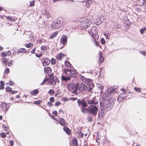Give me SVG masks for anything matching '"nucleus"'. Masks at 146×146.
<instances>
[{"mask_svg":"<svg viewBox=\"0 0 146 146\" xmlns=\"http://www.w3.org/2000/svg\"><path fill=\"white\" fill-rule=\"evenodd\" d=\"M80 80L86 84L88 86L84 84H79L77 83V91L84 92L86 91L90 92L94 87V84L91 79L86 78L83 76L80 75Z\"/></svg>","mask_w":146,"mask_h":146,"instance_id":"obj_1","label":"nucleus"},{"mask_svg":"<svg viewBox=\"0 0 146 146\" xmlns=\"http://www.w3.org/2000/svg\"><path fill=\"white\" fill-rule=\"evenodd\" d=\"M98 106H88V108L86 109V110L90 114H92V115L96 116L97 114L98 109Z\"/></svg>","mask_w":146,"mask_h":146,"instance_id":"obj_2","label":"nucleus"},{"mask_svg":"<svg viewBox=\"0 0 146 146\" xmlns=\"http://www.w3.org/2000/svg\"><path fill=\"white\" fill-rule=\"evenodd\" d=\"M67 88L69 91L72 92L73 94H78L77 83L75 85L72 83L68 84L67 85Z\"/></svg>","mask_w":146,"mask_h":146,"instance_id":"obj_3","label":"nucleus"},{"mask_svg":"<svg viewBox=\"0 0 146 146\" xmlns=\"http://www.w3.org/2000/svg\"><path fill=\"white\" fill-rule=\"evenodd\" d=\"M114 100L113 98H112L105 103L104 108L106 111H108L112 108L114 104Z\"/></svg>","mask_w":146,"mask_h":146,"instance_id":"obj_4","label":"nucleus"},{"mask_svg":"<svg viewBox=\"0 0 146 146\" xmlns=\"http://www.w3.org/2000/svg\"><path fill=\"white\" fill-rule=\"evenodd\" d=\"M64 72L66 74L69 76L70 77H74L76 74V71L70 69H65Z\"/></svg>","mask_w":146,"mask_h":146,"instance_id":"obj_5","label":"nucleus"},{"mask_svg":"<svg viewBox=\"0 0 146 146\" xmlns=\"http://www.w3.org/2000/svg\"><path fill=\"white\" fill-rule=\"evenodd\" d=\"M62 23V22L59 20H57L56 22L52 23L51 25V27L53 29H58L61 26Z\"/></svg>","mask_w":146,"mask_h":146,"instance_id":"obj_6","label":"nucleus"},{"mask_svg":"<svg viewBox=\"0 0 146 146\" xmlns=\"http://www.w3.org/2000/svg\"><path fill=\"white\" fill-rule=\"evenodd\" d=\"M88 103L91 106H96L98 103L97 100L95 98H93L92 99L87 100Z\"/></svg>","mask_w":146,"mask_h":146,"instance_id":"obj_7","label":"nucleus"},{"mask_svg":"<svg viewBox=\"0 0 146 146\" xmlns=\"http://www.w3.org/2000/svg\"><path fill=\"white\" fill-rule=\"evenodd\" d=\"M87 102L83 99H78L77 100V103L78 106L82 107H85L87 106Z\"/></svg>","mask_w":146,"mask_h":146,"instance_id":"obj_8","label":"nucleus"},{"mask_svg":"<svg viewBox=\"0 0 146 146\" xmlns=\"http://www.w3.org/2000/svg\"><path fill=\"white\" fill-rule=\"evenodd\" d=\"M81 25L84 28H87L90 26V24L89 23L88 20L86 19L81 22Z\"/></svg>","mask_w":146,"mask_h":146,"instance_id":"obj_9","label":"nucleus"},{"mask_svg":"<svg viewBox=\"0 0 146 146\" xmlns=\"http://www.w3.org/2000/svg\"><path fill=\"white\" fill-rule=\"evenodd\" d=\"M67 37L65 35H63L61 38L60 41L63 44V45H65L67 44Z\"/></svg>","mask_w":146,"mask_h":146,"instance_id":"obj_10","label":"nucleus"},{"mask_svg":"<svg viewBox=\"0 0 146 146\" xmlns=\"http://www.w3.org/2000/svg\"><path fill=\"white\" fill-rule=\"evenodd\" d=\"M59 82L58 78L55 76L52 77V80H51V84L53 85H55L57 82L59 83Z\"/></svg>","mask_w":146,"mask_h":146,"instance_id":"obj_11","label":"nucleus"},{"mask_svg":"<svg viewBox=\"0 0 146 146\" xmlns=\"http://www.w3.org/2000/svg\"><path fill=\"white\" fill-rule=\"evenodd\" d=\"M62 79L63 81H67L71 79V77L69 76L62 75L61 76Z\"/></svg>","mask_w":146,"mask_h":146,"instance_id":"obj_12","label":"nucleus"},{"mask_svg":"<svg viewBox=\"0 0 146 146\" xmlns=\"http://www.w3.org/2000/svg\"><path fill=\"white\" fill-rule=\"evenodd\" d=\"M125 97L122 94H120L117 98V100L119 102H120L124 99Z\"/></svg>","mask_w":146,"mask_h":146,"instance_id":"obj_13","label":"nucleus"},{"mask_svg":"<svg viewBox=\"0 0 146 146\" xmlns=\"http://www.w3.org/2000/svg\"><path fill=\"white\" fill-rule=\"evenodd\" d=\"M50 62V60L47 58L44 59V62L43 63V65L44 66L48 65Z\"/></svg>","mask_w":146,"mask_h":146,"instance_id":"obj_14","label":"nucleus"},{"mask_svg":"<svg viewBox=\"0 0 146 146\" xmlns=\"http://www.w3.org/2000/svg\"><path fill=\"white\" fill-rule=\"evenodd\" d=\"M96 27H94L92 28L91 30V33L92 34L90 33V34L92 36L94 35V33L96 32Z\"/></svg>","mask_w":146,"mask_h":146,"instance_id":"obj_15","label":"nucleus"},{"mask_svg":"<svg viewBox=\"0 0 146 146\" xmlns=\"http://www.w3.org/2000/svg\"><path fill=\"white\" fill-rule=\"evenodd\" d=\"M44 72L45 74L48 73H50L51 72V68L48 67L45 68L44 69Z\"/></svg>","mask_w":146,"mask_h":146,"instance_id":"obj_16","label":"nucleus"},{"mask_svg":"<svg viewBox=\"0 0 146 146\" xmlns=\"http://www.w3.org/2000/svg\"><path fill=\"white\" fill-rule=\"evenodd\" d=\"M65 55L62 53H60L58 54L56 58L57 59L61 60V59L63 58V56H65Z\"/></svg>","mask_w":146,"mask_h":146,"instance_id":"obj_17","label":"nucleus"},{"mask_svg":"<svg viewBox=\"0 0 146 146\" xmlns=\"http://www.w3.org/2000/svg\"><path fill=\"white\" fill-rule=\"evenodd\" d=\"M73 144L75 146H78V141L76 138H74L72 141Z\"/></svg>","mask_w":146,"mask_h":146,"instance_id":"obj_18","label":"nucleus"},{"mask_svg":"<svg viewBox=\"0 0 146 146\" xmlns=\"http://www.w3.org/2000/svg\"><path fill=\"white\" fill-rule=\"evenodd\" d=\"M7 105L5 103H3L1 105V108L4 110H7Z\"/></svg>","mask_w":146,"mask_h":146,"instance_id":"obj_19","label":"nucleus"},{"mask_svg":"<svg viewBox=\"0 0 146 146\" xmlns=\"http://www.w3.org/2000/svg\"><path fill=\"white\" fill-rule=\"evenodd\" d=\"M58 31H56L54 32L53 33H52L50 37V38L51 39H52L53 38L55 37L58 34Z\"/></svg>","mask_w":146,"mask_h":146,"instance_id":"obj_20","label":"nucleus"},{"mask_svg":"<svg viewBox=\"0 0 146 146\" xmlns=\"http://www.w3.org/2000/svg\"><path fill=\"white\" fill-rule=\"evenodd\" d=\"M59 122L60 124L62 126H63L65 123V120L62 118H60L59 119Z\"/></svg>","mask_w":146,"mask_h":146,"instance_id":"obj_21","label":"nucleus"},{"mask_svg":"<svg viewBox=\"0 0 146 146\" xmlns=\"http://www.w3.org/2000/svg\"><path fill=\"white\" fill-rule=\"evenodd\" d=\"M39 92V90L37 89H35L32 91L31 92V94L33 95H36L38 94Z\"/></svg>","mask_w":146,"mask_h":146,"instance_id":"obj_22","label":"nucleus"},{"mask_svg":"<svg viewBox=\"0 0 146 146\" xmlns=\"http://www.w3.org/2000/svg\"><path fill=\"white\" fill-rule=\"evenodd\" d=\"M26 50V49L24 48H19L18 51V52L17 53V54H18V53H22L23 52H25Z\"/></svg>","mask_w":146,"mask_h":146,"instance_id":"obj_23","label":"nucleus"},{"mask_svg":"<svg viewBox=\"0 0 146 146\" xmlns=\"http://www.w3.org/2000/svg\"><path fill=\"white\" fill-rule=\"evenodd\" d=\"M86 5L88 7H89L92 3V0H86Z\"/></svg>","mask_w":146,"mask_h":146,"instance_id":"obj_24","label":"nucleus"},{"mask_svg":"<svg viewBox=\"0 0 146 146\" xmlns=\"http://www.w3.org/2000/svg\"><path fill=\"white\" fill-rule=\"evenodd\" d=\"M64 131L66 132L68 134H69L70 131L68 128L67 127H65L63 128Z\"/></svg>","mask_w":146,"mask_h":146,"instance_id":"obj_25","label":"nucleus"},{"mask_svg":"<svg viewBox=\"0 0 146 146\" xmlns=\"http://www.w3.org/2000/svg\"><path fill=\"white\" fill-rule=\"evenodd\" d=\"M104 35L107 39H109V38L110 36V35L109 33H104Z\"/></svg>","mask_w":146,"mask_h":146,"instance_id":"obj_26","label":"nucleus"},{"mask_svg":"<svg viewBox=\"0 0 146 146\" xmlns=\"http://www.w3.org/2000/svg\"><path fill=\"white\" fill-rule=\"evenodd\" d=\"M2 61L3 63L6 64L7 62V59L6 58H2Z\"/></svg>","mask_w":146,"mask_h":146,"instance_id":"obj_27","label":"nucleus"},{"mask_svg":"<svg viewBox=\"0 0 146 146\" xmlns=\"http://www.w3.org/2000/svg\"><path fill=\"white\" fill-rule=\"evenodd\" d=\"M25 46L27 48H29L33 46V44L29 42L27 44H26Z\"/></svg>","mask_w":146,"mask_h":146,"instance_id":"obj_28","label":"nucleus"},{"mask_svg":"<svg viewBox=\"0 0 146 146\" xmlns=\"http://www.w3.org/2000/svg\"><path fill=\"white\" fill-rule=\"evenodd\" d=\"M41 50L43 51H45L47 50V47L44 45L42 46L41 48Z\"/></svg>","mask_w":146,"mask_h":146,"instance_id":"obj_29","label":"nucleus"},{"mask_svg":"<svg viewBox=\"0 0 146 146\" xmlns=\"http://www.w3.org/2000/svg\"><path fill=\"white\" fill-rule=\"evenodd\" d=\"M102 22V21L99 18L97 19V25H99L101 24Z\"/></svg>","mask_w":146,"mask_h":146,"instance_id":"obj_30","label":"nucleus"},{"mask_svg":"<svg viewBox=\"0 0 146 146\" xmlns=\"http://www.w3.org/2000/svg\"><path fill=\"white\" fill-rule=\"evenodd\" d=\"M65 65L67 66L68 67H70L71 66V65L69 62L67 61L65 62Z\"/></svg>","mask_w":146,"mask_h":146,"instance_id":"obj_31","label":"nucleus"},{"mask_svg":"<svg viewBox=\"0 0 146 146\" xmlns=\"http://www.w3.org/2000/svg\"><path fill=\"white\" fill-rule=\"evenodd\" d=\"M1 85L0 86V89L2 90L4 89V82L3 81L1 82Z\"/></svg>","mask_w":146,"mask_h":146,"instance_id":"obj_32","label":"nucleus"},{"mask_svg":"<svg viewBox=\"0 0 146 146\" xmlns=\"http://www.w3.org/2000/svg\"><path fill=\"white\" fill-rule=\"evenodd\" d=\"M146 30V27H144L140 30V32L141 34H143L144 32Z\"/></svg>","mask_w":146,"mask_h":146,"instance_id":"obj_33","label":"nucleus"},{"mask_svg":"<svg viewBox=\"0 0 146 146\" xmlns=\"http://www.w3.org/2000/svg\"><path fill=\"white\" fill-rule=\"evenodd\" d=\"M100 61L101 62H103L104 61V58L103 57H102V55L101 54V53L100 54Z\"/></svg>","mask_w":146,"mask_h":146,"instance_id":"obj_34","label":"nucleus"},{"mask_svg":"<svg viewBox=\"0 0 146 146\" xmlns=\"http://www.w3.org/2000/svg\"><path fill=\"white\" fill-rule=\"evenodd\" d=\"M49 94H54V92L53 89L50 90L48 91Z\"/></svg>","mask_w":146,"mask_h":146,"instance_id":"obj_35","label":"nucleus"},{"mask_svg":"<svg viewBox=\"0 0 146 146\" xmlns=\"http://www.w3.org/2000/svg\"><path fill=\"white\" fill-rule=\"evenodd\" d=\"M12 90V88L9 87H7L6 88V90L7 92H11Z\"/></svg>","mask_w":146,"mask_h":146,"instance_id":"obj_36","label":"nucleus"},{"mask_svg":"<svg viewBox=\"0 0 146 146\" xmlns=\"http://www.w3.org/2000/svg\"><path fill=\"white\" fill-rule=\"evenodd\" d=\"M9 69L8 68H7L5 70L4 73H5V74H8V73H9Z\"/></svg>","mask_w":146,"mask_h":146,"instance_id":"obj_37","label":"nucleus"},{"mask_svg":"<svg viewBox=\"0 0 146 146\" xmlns=\"http://www.w3.org/2000/svg\"><path fill=\"white\" fill-rule=\"evenodd\" d=\"M103 113H102V112H100V111H99L98 114L99 117H102L103 116Z\"/></svg>","mask_w":146,"mask_h":146,"instance_id":"obj_38","label":"nucleus"},{"mask_svg":"<svg viewBox=\"0 0 146 146\" xmlns=\"http://www.w3.org/2000/svg\"><path fill=\"white\" fill-rule=\"evenodd\" d=\"M0 135L1 137L3 138H5L6 137V135L5 133H1Z\"/></svg>","mask_w":146,"mask_h":146,"instance_id":"obj_39","label":"nucleus"},{"mask_svg":"<svg viewBox=\"0 0 146 146\" xmlns=\"http://www.w3.org/2000/svg\"><path fill=\"white\" fill-rule=\"evenodd\" d=\"M52 63L53 64H54L56 63V60L54 58H52L51 59Z\"/></svg>","mask_w":146,"mask_h":146,"instance_id":"obj_40","label":"nucleus"},{"mask_svg":"<svg viewBox=\"0 0 146 146\" xmlns=\"http://www.w3.org/2000/svg\"><path fill=\"white\" fill-rule=\"evenodd\" d=\"M98 87L101 90L103 89L104 88V87L102 85H101L100 84L98 85Z\"/></svg>","mask_w":146,"mask_h":146,"instance_id":"obj_41","label":"nucleus"},{"mask_svg":"<svg viewBox=\"0 0 146 146\" xmlns=\"http://www.w3.org/2000/svg\"><path fill=\"white\" fill-rule=\"evenodd\" d=\"M134 89L137 92H140L141 91L140 89L139 88H137L136 87H135Z\"/></svg>","mask_w":146,"mask_h":146,"instance_id":"obj_42","label":"nucleus"},{"mask_svg":"<svg viewBox=\"0 0 146 146\" xmlns=\"http://www.w3.org/2000/svg\"><path fill=\"white\" fill-rule=\"evenodd\" d=\"M45 15L46 16V17L48 18H49L50 17V14L48 12H46L45 13Z\"/></svg>","mask_w":146,"mask_h":146,"instance_id":"obj_43","label":"nucleus"},{"mask_svg":"<svg viewBox=\"0 0 146 146\" xmlns=\"http://www.w3.org/2000/svg\"><path fill=\"white\" fill-rule=\"evenodd\" d=\"M101 43L102 44H105V40L104 38H101Z\"/></svg>","mask_w":146,"mask_h":146,"instance_id":"obj_44","label":"nucleus"},{"mask_svg":"<svg viewBox=\"0 0 146 146\" xmlns=\"http://www.w3.org/2000/svg\"><path fill=\"white\" fill-rule=\"evenodd\" d=\"M50 100L51 102H53L54 101V98L53 97H51L50 98Z\"/></svg>","mask_w":146,"mask_h":146,"instance_id":"obj_45","label":"nucleus"},{"mask_svg":"<svg viewBox=\"0 0 146 146\" xmlns=\"http://www.w3.org/2000/svg\"><path fill=\"white\" fill-rule=\"evenodd\" d=\"M9 143L10 144V146H13L14 144V141L13 140H10L9 141Z\"/></svg>","mask_w":146,"mask_h":146,"instance_id":"obj_46","label":"nucleus"},{"mask_svg":"<svg viewBox=\"0 0 146 146\" xmlns=\"http://www.w3.org/2000/svg\"><path fill=\"white\" fill-rule=\"evenodd\" d=\"M85 107H84V108H83V107H82V108H82V109H81V111L82 113H85L84 110H86V109H85Z\"/></svg>","mask_w":146,"mask_h":146,"instance_id":"obj_47","label":"nucleus"},{"mask_svg":"<svg viewBox=\"0 0 146 146\" xmlns=\"http://www.w3.org/2000/svg\"><path fill=\"white\" fill-rule=\"evenodd\" d=\"M60 104H61V103L60 102H56L55 103V105L56 106H59L60 105Z\"/></svg>","mask_w":146,"mask_h":146,"instance_id":"obj_48","label":"nucleus"},{"mask_svg":"<svg viewBox=\"0 0 146 146\" xmlns=\"http://www.w3.org/2000/svg\"><path fill=\"white\" fill-rule=\"evenodd\" d=\"M123 19H124V20L126 21H129V19H128V18L127 16H125L123 17Z\"/></svg>","mask_w":146,"mask_h":146,"instance_id":"obj_49","label":"nucleus"},{"mask_svg":"<svg viewBox=\"0 0 146 146\" xmlns=\"http://www.w3.org/2000/svg\"><path fill=\"white\" fill-rule=\"evenodd\" d=\"M34 104L37 105H39L40 104V102L38 101H35L34 102Z\"/></svg>","mask_w":146,"mask_h":146,"instance_id":"obj_50","label":"nucleus"},{"mask_svg":"<svg viewBox=\"0 0 146 146\" xmlns=\"http://www.w3.org/2000/svg\"><path fill=\"white\" fill-rule=\"evenodd\" d=\"M52 114H53L55 115V116H56L57 115V112L56 111H53Z\"/></svg>","mask_w":146,"mask_h":146,"instance_id":"obj_51","label":"nucleus"},{"mask_svg":"<svg viewBox=\"0 0 146 146\" xmlns=\"http://www.w3.org/2000/svg\"><path fill=\"white\" fill-rule=\"evenodd\" d=\"M88 121L91 122L92 120V118L91 117H89L88 118Z\"/></svg>","mask_w":146,"mask_h":146,"instance_id":"obj_52","label":"nucleus"},{"mask_svg":"<svg viewBox=\"0 0 146 146\" xmlns=\"http://www.w3.org/2000/svg\"><path fill=\"white\" fill-rule=\"evenodd\" d=\"M35 1H34L31 2L30 6H33L34 5Z\"/></svg>","mask_w":146,"mask_h":146,"instance_id":"obj_53","label":"nucleus"},{"mask_svg":"<svg viewBox=\"0 0 146 146\" xmlns=\"http://www.w3.org/2000/svg\"><path fill=\"white\" fill-rule=\"evenodd\" d=\"M47 104L50 107H51L52 106V104L49 102H48Z\"/></svg>","mask_w":146,"mask_h":146,"instance_id":"obj_54","label":"nucleus"},{"mask_svg":"<svg viewBox=\"0 0 146 146\" xmlns=\"http://www.w3.org/2000/svg\"><path fill=\"white\" fill-rule=\"evenodd\" d=\"M36 50V48H33L32 50V51L31 52V53L32 54H35V50Z\"/></svg>","mask_w":146,"mask_h":146,"instance_id":"obj_55","label":"nucleus"},{"mask_svg":"<svg viewBox=\"0 0 146 146\" xmlns=\"http://www.w3.org/2000/svg\"><path fill=\"white\" fill-rule=\"evenodd\" d=\"M1 55L3 56H7V54L5 52H3L1 54Z\"/></svg>","mask_w":146,"mask_h":146,"instance_id":"obj_56","label":"nucleus"},{"mask_svg":"<svg viewBox=\"0 0 146 146\" xmlns=\"http://www.w3.org/2000/svg\"><path fill=\"white\" fill-rule=\"evenodd\" d=\"M94 43L97 46H98V44L99 43L98 42L95 40H94Z\"/></svg>","mask_w":146,"mask_h":146,"instance_id":"obj_57","label":"nucleus"},{"mask_svg":"<svg viewBox=\"0 0 146 146\" xmlns=\"http://www.w3.org/2000/svg\"><path fill=\"white\" fill-rule=\"evenodd\" d=\"M9 84L11 86H12L14 85V83L11 81H10L9 82Z\"/></svg>","mask_w":146,"mask_h":146,"instance_id":"obj_58","label":"nucleus"},{"mask_svg":"<svg viewBox=\"0 0 146 146\" xmlns=\"http://www.w3.org/2000/svg\"><path fill=\"white\" fill-rule=\"evenodd\" d=\"M108 91L110 92H112L114 91V90L112 88H110L108 89Z\"/></svg>","mask_w":146,"mask_h":146,"instance_id":"obj_59","label":"nucleus"},{"mask_svg":"<svg viewBox=\"0 0 146 146\" xmlns=\"http://www.w3.org/2000/svg\"><path fill=\"white\" fill-rule=\"evenodd\" d=\"M48 80L47 79H45L44 81H43V82H42V83H41L40 84V85H43V84H44V82H46V81H47Z\"/></svg>","mask_w":146,"mask_h":146,"instance_id":"obj_60","label":"nucleus"},{"mask_svg":"<svg viewBox=\"0 0 146 146\" xmlns=\"http://www.w3.org/2000/svg\"><path fill=\"white\" fill-rule=\"evenodd\" d=\"M36 57L39 58V57H41L42 56V55L41 54H36Z\"/></svg>","mask_w":146,"mask_h":146,"instance_id":"obj_61","label":"nucleus"},{"mask_svg":"<svg viewBox=\"0 0 146 146\" xmlns=\"http://www.w3.org/2000/svg\"><path fill=\"white\" fill-rule=\"evenodd\" d=\"M29 38H30V39L31 40H34V37L33 36H30Z\"/></svg>","mask_w":146,"mask_h":146,"instance_id":"obj_62","label":"nucleus"},{"mask_svg":"<svg viewBox=\"0 0 146 146\" xmlns=\"http://www.w3.org/2000/svg\"><path fill=\"white\" fill-rule=\"evenodd\" d=\"M140 53L144 55L145 54V51H143V52L141 51Z\"/></svg>","mask_w":146,"mask_h":146,"instance_id":"obj_63","label":"nucleus"},{"mask_svg":"<svg viewBox=\"0 0 146 146\" xmlns=\"http://www.w3.org/2000/svg\"><path fill=\"white\" fill-rule=\"evenodd\" d=\"M7 54H9V55H10L11 54V52L10 50H8V51H7Z\"/></svg>","mask_w":146,"mask_h":146,"instance_id":"obj_64","label":"nucleus"}]
</instances>
